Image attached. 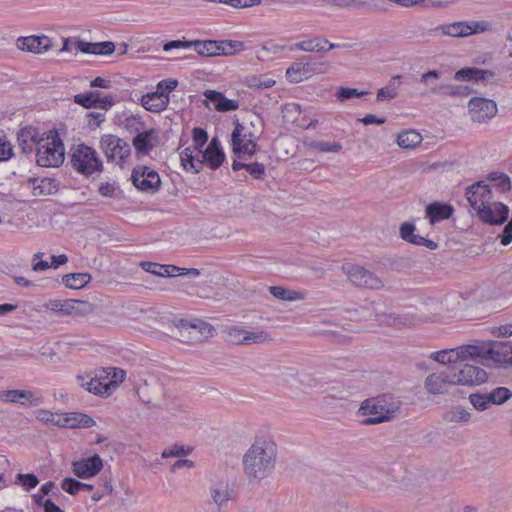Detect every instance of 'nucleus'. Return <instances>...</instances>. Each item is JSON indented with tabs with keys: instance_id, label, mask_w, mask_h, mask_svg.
<instances>
[{
	"instance_id": "obj_1",
	"label": "nucleus",
	"mask_w": 512,
	"mask_h": 512,
	"mask_svg": "<svg viewBox=\"0 0 512 512\" xmlns=\"http://www.w3.org/2000/svg\"><path fill=\"white\" fill-rule=\"evenodd\" d=\"M276 459L277 447L275 443L258 439L243 455V471L250 482H259L273 472Z\"/></svg>"
},
{
	"instance_id": "obj_2",
	"label": "nucleus",
	"mask_w": 512,
	"mask_h": 512,
	"mask_svg": "<svg viewBox=\"0 0 512 512\" xmlns=\"http://www.w3.org/2000/svg\"><path fill=\"white\" fill-rule=\"evenodd\" d=\"M64 159V145L60 137L53 132L44 135L36 149L37 164L41 167H58Z\"/></svg>"
},
{
	"instance_id": "obj_3",
	"label": "nucleus",
	"mask_w": 512,
	"mask_h": 512,
	"mask_svg": "<svg viewBox=\"0 0 512 512\" xmlns=\"http://www.w3.org/2000/svg\"><path fill=\"white\" fill-rule=\"evenodd\" d=\"M71 165L80 174L90 176L103 170V163L97 151L85 144L73 147Z\"/></svg>"
},
{
	"instance_id": "obj_4",
	"label": "nucleus",
	"mask_w": 512,
	"mask_h": 512,
	"mask_svg": "<svg viewBox=\"0 0 512 512\" xmlns=\"http://www.w3.org/2000/svg\"><path fill=\"white\" fill-rule=\"evenodd\" d=\"M399 407L396 404L388 405L385 399L371 398L362 402L359 413L367 416L362 423L373 425L390 420L395 416Z\"/></svg>"
},
{
	"instance_id": "obj_5",
	"label": "nucleus",
	"mask_w": 512,
	"mask_h": 512,
	"mask_svg": "<svg viewBox=\"0 0 512 512\" xmlns=\"http://www.w3.org/2000/svg\"><path fill=\"white\" fill-rule=\"evenodd\" d=\"M331 69V63L325 60H313L310 57H302L292 63L286 70V76L292 83H299L310 78L314 74H324Z\"/></svg>"
},
{
	"instance_id": "obj_6",
	"label": "nucleus",
	"mask_w": 512,
	"mask_h": 512,
	"mask_svg": "<svg viewBox=\"0 0 512 512\" xmlns=\"http://www.w3.org/2000/svg\"><path fill=\"white\" fill-rule=\"evenodd\" d=\"M491 23L482 21H458L449 24H441L433 29V31L442 36L450 37H467L473 34L483 33L490 30Z\"/></svg>"
},
{
	"instance_id": "obj_7",
	"label": "nucleus",
	"mask_w": 512,
	"mask_h": 512,
	"mask_svg": "<svg viewBox=\"0 0 512 512\" xmlns=\"http://www.w3.org/2000/svg\"><path fill=\"white\" fill-rule=\"evenodd\" d=\"M44 307L58 316L73 317L87 316L92 314L95 309V306L88 301L74 299L49 300L45 303Z\"/></svg>"
},
{
	"instance_id": "obj_8",
	"label": "nucleus",
	"mask_w": 512,
	"mask_h": 512,
	"mask_svg": "<svg viewBox=\"0 0 512 512\" xmlns=\"http://www.w3.org/2000/svg\"><path fill=\"white\" fill-rule=\"evenodd\" d=\"M448 369L453 385L474 386L487 380L486 371L474 365L457 363Z\"/></svg>"
},
{
	"instance_id": "obj_9",
	"label": "nucleus",
	"mask_w": 512,
	"mask_h": 512,
	"mask_svg": "<svg viewBox=\"0 0 512 512\" xmlns=\"http://www.w3.org/2000/svg\"><path fill=\"white\" fill-rule=\"evenodd\" d=\"M100 148L103 151L108 162H114L122 165L130 156L129 144L112 134L103 135L100 139Z\"/></svg>"
},
{
	"instance_id": "obj_10",
	"label": "nucleus",
	"mask_w": 512,
	"mask_h": 512,
	"mask_svg": "<svg viewBox=\"0 0 512 512\" xmlns=\"http://www.w3.org/2000/svg\"><path fill=\"white\" fill-rule=\"evenodd\" d=\"M344 273L349 281L357 287L371 290H381L384 282L375 273L358 265H347L343 267Z\"/></svg>"
},
{
	"instance_id": "obj_11",
	"label": "nucleus",
	"mask_w": 512,
	"mask_h": 512,
	"mask_svg": "<svg viewBox=\"0 0 512 512\" xmlns=\"http://www.w3.org/2000/svg\"><path fill=\"white\" fill-rule=\"evenodd\" d=\"M498 108L495 101L474 97L468 102V114L470 119L476 123H486L497 114Z\"/></svg>"
},
{
	"instance_id": "obj_12",
	"label": "nucleus",
	"mask_w": 512,
	"mask_h": 512,
	"mask_svg": "<svg viewBox=\"0 0 512 512\" xmlns=\"http://www.w3.org/2000/svg\"><path fill=\"white\" fill-rule=\"evenodd\" d=\"M131 180L138 190L145 192H155L161 184L159 174L154 169L145 165H140L133 169Z\"/></svg>"
},
{
	"instance_id": "obj_13",
	"label": "nucleus",
	"mask_w": 512,
	"mask_h": 512,
	"mask_svg": "<svg viewBox=\"0 0 512 512\" xmlns=\"http://www.w3.org/2000/svg\"><path fill=\"white\" fill-rule=\"evenodd\" d=\"M233 152L239 158L243 155L252 156L256 152V141L251 132L246 133L245 127L239 122L236 123L231 136Z\"/></svg>"
},
{
	"instance_id": "obj_14",
	"label": "nucleus",
	"mask_w": 512,
	"mask_h": 512,
	"mask_svg": "<svg viewBox=\"0 0 512 512\" xmlns=\"http://www.w3.org/2000/svg\"><path fill=\"white\" fill-rule=\"evenodd\" d=\"M192 133L194 145L185 148L180 154V159L186 170L191 169L194 173H199V168L194 163L195 155L198 151H201V148L206 144L208 134L202 128H194Z\"/></svg>"
},
{
	"instance_id": "obj_15",
	"label": "nucleus",
	"mask_w": 512,
	"mask_h": 512,
	"mask_svg": "<svg viewBox=\"0 0 512 512\" xmlns=\"http://www.w3.org/2000/svg\"><path fill=\"white\" fill-rule=\"evenodd\" d=\"M194 163L201 170V165L206 163L213 170L218 169L225 158L221 149L220 142L217 138H213L204 151H198L195 155Z\"/></svg>"
},
{
	"instance_id": "obj_16",
	"label": "nucleus",
	"mask_w": 512,
	"mask_h": 512,
	"mask_svg": "<svg viewBox=\"0 0 512 512\" xmlns=\"http://www.w3.org/2000/svg\"><path fill=\"white\" fill-rule=\"evenodd\" d=\"M480 221L489 225H502L509 216V207L502 202L490 201V203L481 208L476 213Z\"/></svg>"
},
{
	"instance_id": "obj_17",
	"label": "nucleus",
	"mask_w": 512,
	"mask_h": 512,
	"mask_svg": "<svg viewBox=\"0 0 512 512\" xmlns=\"http://www.w3.org/2000/svg\"><path fill=\"white\" fill-rule=\"evenodd\" d=\"M465 197L476 213L493 199L492 191L484 181H478L468 186Z\"/></svg>"
},
{
	"instance_id": "obj_18",
	"label": "nucleus",
	"mask_w": 512,
	"mask_h": 512,
	"mask_svg": "<svg viewBox=\"0 0 512 512\" xmlns=\"http://www.w3.org/2000/svg\"><path fill=\"white\" fill-rule=\"evenodd\" d=\"M194 47V50L198 55L204 57H215V48H216V40H195V41H186V40H173L164 44L163 50L168 52L172 49L179 48H190Z\"/></svg>"
},
{
	"instance_id": "obj_19",
	"label": "nucleus",
	"mask_w": 512,
	"mask_h": 512,
	"mask_svg": "<svg viewBox=\"0 0 512 512\" xmlns=\"http://www.w3.org/2000/svg\"><path fill=\"white\" fill-rule=\"evenodd\" d=\"M214 504L221 508L235 497V485L227 477L215 480L210 487Z\"/></svg>"
},
{
	"instance_id": "obj_20",
	"label": "nucleus",
	"mask_w": 512,
	"mask_h": 512,
	"mask_svg": "<svg viewBox=\"0 0 512 512\" xmlns=\"http://www.w3.org/2000/svg\"><path fill=\"white\" fill-rule=\"evenodd\" d=\"M349 44L330 43L326 37L313 36L306 40L297 42L292 49L307 53H323L336 48H349Z\"/></svg>"
},
{
	"instance_id": "obj_21",
	"label": "nucleus",
	"mask_w": 512,
	"mask_h": 512,
	"mask_svg": "<svg viewBox=\"0 0 512 512\" xmlns=\"http://www.w3.org/2000/svg\"><path fill=\"white\" fill-rule=\"evenodd\" d=\"M141 266L146 272L160 277H175L184 275L198 277L200 275V271L196 268L186 269L174 265H160L153 262H142Z\"/></svg>"
},
{
	"instance_id": "obj_22",
	"label": "nucleus",
	"mask_w": 512,
	"mask_h": 512,
	"mask_svg": "<svg viewBox=\"0 0 512 512\" xmlns=\"http://www.w3.org/2000/svg\"><path fill=\"white\" fill-rule=\"evenodd\" d=\"M76 381L82 388L95 395H110L118 387V381L101 382V378H97L96 375H79Z\"/></svg>"
},
{
	"instance_id": "obj_23",
	"label": "nucleus",
	"mask_w": 512,
	"mask_h": 512,
	"mask_svg": "<svg viewBox=\"0 0 512 512\" xmlns=\"http://www.w3.org/2000/svg\"><path fill=\"white\" fill-rule=\"evenodd\" d=\"M0 399L4 402L20 403L28 406H38L43 402V397L31 390H5L0 392Z\"/></svg>"
},
{
	"instance_id": "obj_24",
	"label": "nucleus",
	"mask_w": 512,
	"mask_h": 512,
	"mask_svg": "<svg viewBox=\"0 0 512 512\" xmlns=\"http://www.w3.org/2000/svg\"><path fill=\"white\" fill-rule=\"evenodd\" d=\"M419 84L423 87L422 95L443 96L444 87H446L447 82L441 81V72L429 70L420 76Z\"/></svg>"
},
{
	"instance_id": "obj_25",
	"label": "nucleus",
	"mask_w": 512,
	"mask_h": 512,
	"mask_svg": "<svg viewBox=\"0 0 512 512\" xmlns=\"http://www.w3.org/2000/svg\"><path fill=\"white\" fill-rule=\"evenodd\" d=\"M180 329L182 337H185V334H187V338L194 342L213 336L215 331L211 324L200 320L194 323L183 322Z\"/></svg>"
},
{
	"instance_id": "obj_26",
	"label": "nucleus",
	"mask_w": 512,
	"mask_h": 512,
	"mask_svg": "<svg viewBox=\"0 0 512 512\" xmlns=\"http://www.w3.org/2000/svg\"><path fill=\"white\" fill-rule=\"evenodd\" d=\"M487 360L500 364H512V341H494L487 348Z\"/></svg>"
},
{
	"instance_id": "obj_27",
	"label": "nucleus",
	"mask_w": 512,
	"mask_h": 512,
	"mask_svg": "<svg viewBox=\"0 0 512 512\" xmlns=\"http://www.w3.org/2000/svg\"><path fill=\"white\" fill-rule=\"evenodd\" d=\"M16 46L22 51L41 54L46 52L52 46V42L51 39L46 35H31L18 38L16 41Z\"/></svg>"
},
{
	"instance_id": "obj_28",
	"label": "nucleus",
	"mask_w": 512,
	"mask_h": 512,
	"mask_svg": "<svg viewBox=\"0 0 512 512\" xmlns=\"http://www.w3.org/2000/svg\"><path fill=\"white\" fill-rule=\"evenodd\" d=\"M453 385L449 369L439 373L429 374L424 382V387L429 394H444L448 391V387Z\"/></svg>"
},
{
	"instance_id": "obj_29",
	"label": "nucleus",
	"mask_w": 512,
	"mask_h": 512,
	"mask_svg": "<svg viewBox=\"0 0 512 512\" xmlns=\"http://www.w3.org/2000/svg\"><path fill=\"white\" fill-rule=\"evenodd\" d=\"M72 465L73 473L79 478L95 476L103 467L102 459L97 454L75 461Z\"/></svg>"
},
{
	"instance_id": "obj_30",
	"label": "nucleus",
	"mask_w": 512,
	"mask_h": 512,
	"mask_svg": "<svg viewBox=\"0 0 512 512\" xmlns=\"http://www.w3.org/2000/svg\"><path fill=\"white\" fill-rule=\"evenodd\" d=\"M43 136L44 134H40L36 128L29 126L20 130L17 140L23 153L29 154L34 150L36 151L38 142H40V139H42Z\"/></svg>"
},
{
	"instance_id": "obj_31",
	"label": "nucleus",
	"mask_w": 512,
	"mask_h": 512,
	"mask_svg": "<svg viewBox=\"0 0 512 512\" xmlns=\"http://www.w3.org/2000/svg\"><path fill=\"white\" fill-rule=\"evenodd\" d=\"M493 77V72L475 67H465L456 71L454 74V80L460 82L478 83L480 81H488Z\"/></svg>"
},
{
	"instance_id": "obj_32",
	"label": "nucleus",
	"mask_w": 512,
	"mask_h": 512,
	"mask_svg": "<svg viewBox=\"0 0 512 512\" xmlns=\"http://www.w3.org/2000/svg\"><path fill=\"white\" fill-rule=\"evenodd\" d=\"M426 218L431 224L449 219L454 213V207L438 201L428 204L425 208Z\"/></svg>"
},
{
	"instance_id": "obj_33",
	"label": "nucleus",
	"mask_w": 512,
	"mask_h": 512,
	"mask_svg": "<svg viewBox=\"0 0 512 512\" xmlns=\"http://www.w3.org/2000/svg\"><path fill=\"white\" fill-rule=\"evenodd\" d=\"M204 96L206 101L212 103L214 109L219 112L234 111L239 108V102L237 100L227 99L221 92L206 90Z\"/></svg>"
},
{
	"instance_id": "obj_34",
	"label": "nucleus",
	"mask_w": 512,
	"mask_h": 512,
	"mask_svg": "<svg viewBox=\"0 0 512 512\" xmlns=\"http://www.w3.org/2000/svg\"><path fill=\"white\" fill-rule=\"evenodd\" d=\"M142 106L151 112L159 113L165 110L169 104V97L163 92L155 91L142 96Z\"/></svg>"
},
{
	"instance_id": "obj_35",
	"label": "nucleus",
	"mask_w": 512,
	"mask_h": 512,
	"mask_svg": "<svg viewBox=\"0 0 512 512\" xmlns=\"http://www.w3.org/2000/svg\"><path fill=\"white\" fill-rule=\"evenodd\" d=\"M269 292L271 295L284 302L303 301L307 298V291L288 289L283 286H270Z\"/></svg>"
},
{
	"instance_id": "obj_36",
	"label": "nucleus",
	"mask_w": 512,
	"mask_h": 512,
	"mask_svg": "<svg viewBox=\"0 0 512 512\" xmlns=\"http://www.w3.org/2000/svg\"><path fill=\"white\" fill-rule=\"evenodd\" d=\"M487 348L477 345H463L454 348L457 362H462L468 359L482 358L487 359Z\"/></svg>"
},
{
	"instance_id": "obj_37",
	"label": "nucleus",
	"mask_w": 512,
	"mask_h": 512,
	"mask_svg": "<svg viewBox=\"0 0 512 512\" xmlns=\"http://www.w3.org/2000/svg\"><path fill=\"white\" fill-rule=\"evenodd\" d=\"M155 131L150 129L149 131H142L135 135L132 140V144L137 153L148 154L153 148V139Z\"/></svg>"
},
{
	"instance_id": "obj_38",
	"label": "nucleus",
	"mask_w": 512,
	"mask_h": 512,
	"mask_svg": "<svg viewBox=\"0 0 512 512\" xmlns=\"http://www.w3.org/2000/svg\"><path fill=\"white\" fill-rule=\"evenodd\" d=\"M245 49V44L242 41L236 40H222L216 41L215 56H231L239 53Z\"/></svg>"
},
{
	"instance_id": "obj_39",
	"label": "nucleus",
	"mask_w": 512,
	"mask_h": 512,
	"mask_svg": "<svg viewBox=\"0 0 512 512\" xmlns=\"http://www.w3.org/2000/svg\"><path fill=\"white\" fill-rule=\"evenodd\" d=\"M400 78L401 75L391 77L387 85L378 90L376 100L381 102L385 100H392L397 97L398 89L400 87Z\"/></svg>"
},
{
	"instance_id": "obj_40",
	"label": "nucleus",
	"mask_w": 512,
	"mask_h": 512,
	"mask_svg": "<svg viewBox=\"0 0 512 512\" xmlns=\"http://www.w3.org/2000/svg\"><path fill=\"white\" fill-rule=\"evenodd\" d=\"M275 80L267 75L253 74L244 78L243 84L251 89H268L275 85Z\"/></svg>"
},
{
	"instance_id": "obj_41",
	"label": "nucleus",
	"mask_w": 512,
	"mask_h": 512,
	"mask_svg": "<svg viewBox=\"0 0 512 512\" xmlns=\"http://www.w3.org/2000/svg\"><path fill=\"white\" fill-rule=\"evenodd\" d=\"M397 144L404 149H412L422 142V136L415 130H407L398 134Z\"/></svg>"
},
{
	"instance_id": "obj_42",
	"label": "nucleus",
	"mask_w": 512,
	"mask_h": 512,
	"mask_svg": "<svg viewBox=\"0 0 512 512\" xmlns=\"http://www.w3.org/2000/svg\"><path fill=\"white\" fill-rule=\"evenodd\" d=\"M91 281V275L88 273H72L64 275L62 282L71 289H81Z\"/></svg>"
},
{
	"instance_id": "obj_43",
	"label": "nucleus",
	"mask_w": 512,
	"mask_h": 512,
	"mask_svg": "<svg viewBox=\"0 0 512 512\" xmlns=\"http://www.w3.org/2000/svg\"><path fill=\"white\" fill-rule=\"evenodd\" d=\"M388 319V324L395 327L414 326L421 322V320L416 315L411 313L389 315Z\"/></svg>"
},
{
	"instance_id": "obj_44",
	"label": "nucleus",
	"mask_w": 512,
	"mask_h": 512,
	"mask_svg": "<svg viewBox=\"0 0 512 512\" xmlns=\"http://www.w3.org/2000/svg\"><path fill=\"white\" fill-rule=\"evenodd\" d=\"M309 149L327 153H339L342 150V145L337 142H326L323 140L311 141L307 144Z\"/></svg>"
},
{
	"instance_id": "obj_45",
	"label": "nucleus",
	"mask_w": 512,
	"mask_h": 512,
	"mask_svg": "<svg viewBox=\"0 0 512 512\" xmlns=\"http://www.w3.org/2000/svg\"><path fill=\"white\" fill-rule=\"evenodd\" d=\"M487 180L494 183V186L502 192H506L511 189L510 177L505 173L491 172L488 174Z\"/></svg>"
},
{
	"instance_id": "obj_46",
	"label": "nucleus",
	"mask_w": 512,
	"mask_h": 512,
	"mask_svg": "<svg viewBox=\"0 0 512 512\" xmlns=\"http://www.w3.org/2000/svg\"><path fill=\"white\" fill-rule=\"evenodd\" d=\"M491 404L501 405L512 397V392L506 387H497L488 393Z\"/></svg>"
},
{
	"instance_id": "obj_47",
	"label": "nucleus",
	"mask_w": 512,
	"mask_h": 512,
	"mask_svg": "<svg viewBox=\"0 0 512 512\" xmlns=\"http://www.w3.org/2000/svg\"><path fill=\"white\" fill-rule=\"evenodd\" d=\"M242 344H259L271 340L270 336L265 331L251 332L244 329V337H242Z\"/></svg>"
},
{
	"instance_id": "obj_48",
	"label": "nucleus",
	"mask_w": 512,
	"mask_h": 512,
	"mask_svg": "<svg viewBox=\"0 0 512 512\" xmlns=\"http://www.w3.org/2000/svg\"><path fill=\"white\" fill-rule=\"evenodd\" d=\"M431 358L440 364H454L455 366L458 363L454 348L434 352L431 354Z\"/></svg>"
},
{
	"instance_id": "obj_49",
	"label": "nucleus",
	"mask_w": 512,
	"mask_h": 512,
	"mask_svg": "<svg viewBox=\"0 0 512 512\" xmlns=\"http://www.w3.org/2000/svg\"><path fill=\"white\" fill-rule=\"evenodd\" d=\"M471 93V89L464 85H454L447 82L444 87L443 96L450 97H466Z\"/></svg>"
},
{
	"instance_id": "obj_50",
	"label": "nucleus",
	"mask_w": 512,
	"mask_h": 512,
	"mask_svg": "<svg viewBox=\"0 0 512 512\" xmlns=\"http://www.w3.org/2000/svg\"><path fill=\"white\" fill-rule=\"evenodd\" d=\"M470 418L471 413L461 406L455 407L446 416V419L450 422H468Z\"/></svg>"
},
{
	"instance_id": "obj_51",
	"label": "nucleus",
	"mask_w": 512,
	"mask_h": 512,
	"mask_svg": "<svg viewBox=\"0 0 512 512\" xmlns=\"http://www.w3.org/2000/svg\"><path fill=\"white\" fill-rule=\"evenodd\" d=\"M367 93V91H359L356 88L340 87L337 91L336 97L340 102H344L353 97H362Z\"/></svg>"
},
{
	"instance_id": "obj_52",
	"label": "nucleus",
	"mask_w": 512,
	"mask_h": 512,
	"mask_svg": "<svg viewBox=\"0 0 512 512\" xmlns=\"http://www.w3.org/2000/svg\"><path fill=\"white\" fill-rule=\"evenodd\" d=\"M469 400L472 406L479 411L486 410L491 404L488 394H471Z\"/></svg>"
},
{
	"instance_id": "obj_53",
	"label": "nucleus",
	"mask_w": 512,
	"mask_h": 512,
	"mask_svg": "<svg viewBox=\"0 0 512 512\" xmlns=\"http://www.w3.org/2000/svg\"><path fill=\"white\" fill-rule=\"evenodd\" d=\"M125 127L130 133L138 134L144 129V122L138 115H131L125 120Z\"/></svg>"
},
{
	"instance_id": "obj_54",
	"label": "nucleus",
	"mask_w": 512,
	"mask_h": 512,
	"mask_svg": "<svg viewBox=\"0 0 512 512\" xmlns=\"http://www.w3.org/2000/svg\"><path fill=\"white\" fill-rule=\"evenodd\" d=\"M83 487L82 482L69 477L64 478L61 483V488L70 495H76Z\"/></svg>"
},
{
	"instance_id": "obj_55",
	"label": "nucleus",
	"mask_w": 512,
	"mask_h": 512,
	"mask_svg": "<svg viewBox=\"0 0 512 512\" xmlns=\"http://www.w3.org/2000/svg\"><path fill=\"white\" fill-rule=\"evenodd\" d=\"M78 415H80L79 412L61 414V417H58L57 419V426L78 428Z\"/></svg>"
},
{
	"instance_id": "obj_56",
	"label": "nucleus",
	"mask_w": 512,
	"mask_h": 512,
	"mask_svg": "<svg viewBox=\"0 0 512 512\" xmlns=\"http://www.w3.org/2000/svg\"><path fill=\"white\" fill-rule=\"evenodd\" d=\"M328 5L337 8L360 7L366 5L364 0H328Z\"/></svg>"
},
{
	"instance_id": "obj_57",
	"label": "nucleus",
	"mask_w": 512,
	"mask_h": 512,
	"mask_svg": "<svg viewBox=\"0 0 512 512\" xmlns=\"http://www.w3.org/2000/svg\"><path fill=\"white\" fill-rule=\"evenodd\" d=\"M95 92H88L83 94H77L74 96L75 103L85 107H94Z\"/></svg>"
},
{
	"instance_id": "obj_58",
	"label": "nucleus",
	"mask_w": 512,
	"mask_h": 512,
	"mask_svg": "<svg viewBox=\"0 0 512 512\" xmlns=\"http://www.w3.org/2000/svg\"><path fill=\"white\" fill-rule=\"evenodd\" d=\"M244 337V329L240 327H232L227 330L226 339L233 344H242Z\"/></svg>"
},
{
	"instance_id": "obj_59",
	"label": "nucleus",
	"mask_w": 512,
	"mask_h": 512,
	"mask_svg": "<svg viewBox=\"0 0 512 512\" xmlns=\"http://www.w3.org/2000/svg\"><path fill=\"white\" fill-rule=\"evenodd\" d=\"M115 99L112 95H106L101 97L98 92H95V100H94V107L95 108H101L106 109L107 107H111L114 105Z\"/></svg>"
},
{
	"instance_id": "obj_60",
	"label": "nucleus",
	"mask_w": 512,
	"mask_h": 512,
	"mask_svg": "<svg viewBox=\"0 0 512 512\" xmlns=\"http://www.w3.org/2000/svg\"><path fill=\"white\" fill-rule=\"evenodd\" d=\"M44 256L43 252H37L34 254L32 259V269L36 272L38 271H45L49 268H51V264H49L47 261L42 260L41 258Z\"/></svg>"
},
{
	"instance_id": "obj_61",
	"label": "nucleus",
	"mask_w": 512,
	"mask_h": 512,
	"mask_svg": "<svg viewBox=\"0 0 512 512\" xmlns=\"http://www.w3.org/2000/svg\"><path fill=\"white\" fill-rule=\"evenodd\" d=\"M17 479L26 489H32L39 483L38 478L34 474H18Z\"/></svg>"
},
{
	"instance_id": "obj_62",
	"label": "nucleus",
	"mask_w": 512,
	"mask_h": 512,
	"mask_svg": "<svg viewBox=\"0 0 512 512\" xmlns=\"http://www.w3.org/2000/svg\"><path fill=\"white\" fill-rule=\"evenodd\" d=\"M58 417H61V414H56L53 412H50L48 410H39L37 411L36 418L42 422L45 423H51L54 425H57V419Z\"/></svg>"
},
{
	"instance_id": "obj_63",
	"label": "nucleus",
	"mask_w": 512,
	"mask_h": 512,
	"mask_svg": "<svg viewBox=\"0 0 512 512\" xmlns=\"http://www.w3.org/2000/svg\"><path fill=\"white\" fill-rule=\"evenodd\" d=\"M246 171L255 179H261L265 174V166L258 162L250 163L247 164Z\"/></svg>"
},
{
	"instance_id": "obj_64",
	"label": "nucleus",
	"mask_w": 512,
	"mask_h": 512,
	"mask_svg": "<svg viewBox=\"0 0 512 512\" xmlns=\"http://www.w3.org/2000/svg\"><path fill=\"white\" fill-rule=\"evenodd\" d=\"M77 50L86 54L99 55V43L77 41Z\"/></svg>"
}]
</instances>
